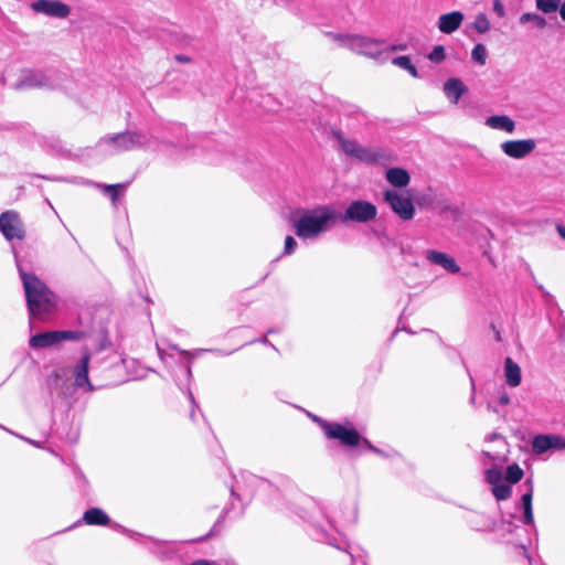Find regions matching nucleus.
Wrapping results in <instances>:
<instances>
[{"instance_id": "4c0bfd02", "label": "nucleus", "mask_w": 565, "mask_h": 565, "mask_svg": "<svg viewBox=\"0 0 565 565\" xmlns=\"http://www.w3.org/2000/svg\"><path fill=\"white\" fill-rule=\"evenodd\" d=\"M551 449H565V439L557 435H550Z\"/></svg>"}, {"instance_id": "f704fd0d", "label": "nucleus", "mask_w": 565, "mask_h": 565, "mask_svg": "<svg viewBox=\"0 0 565 565\" xmlns=\"http://www.w3.org/2000/svg\"><path fill=\"white\" fill-rule=\"evenodd\" d=\"M445 49L441 45L435 46L431 52L428 54L429 61L434 63H440L445 60Z\"/></svg>"}, {"instance_id": "e433bc0d", "label": "nucleus", "mask_w": 565, "mask_h": 565, "mask_svg": "<svg viewBox=\"0 0 565 565\" xmlns=\"http://www.w3.org/2000/svg\"><path fill=\"white\" fill-rule=\"evenodd\" d=\"M296 247H297V242L295 241V238L292 236H287L285 239L284 254L285 255L292 254L295 252Z\"/></svg>"}, {"instance_id": "9d476101", "label": "nucleus", "mask_w": 565, "mask_h": 565, "mask_svg": "<svg viewBox=\"0 0 565 565\" xmlns=\"http://www.w3.org/2000/svg\"><path fill=\"white\" fill-rule=\"evenodd\" d=\"M322 429L328 438L339 439L343 445L355 446L360 441V435L355 429L347 428L340 424L322 423Z\"/></svg>"}, {"instance_id": "c756f323", "label": "nucleus", "mask_w": 565, "mask_h": 565, "mask_svg": "<svg viewBox=\"0 0 565 565\" xmlns=\"http://www.w3.org/2000/svg\"><path fill=\"white\" fill-rule=\"evenodd\" d=\"M523 470L516 465L513 463L507 468V480L511 483H516L523 478Z\"/></svg>"}, {"instance_id": "cd10ccee", "label": "nucleus", "mask_w": 565, "mask_h": 565, "mask_svg": "<svg viewBox=\"0 0 565 565\" xmlns=\"http://www.w3.org/2000/svg\"><path fill=\"white\" fill-rule=\"evenodd\" d=\"M392 63L405 71H407L413 77H418V72L415 65L412 63L408 56H398L393 58Z\"/></svg>"}, {"instance_id": "ddd939ff", "label": "nucleus", "mask_w": 565, "mask_h": 565, "mask_svg": "<svg viewBox=\"0 0 565 565\" xmlns=\"http://www.w3.org/2000/svg\"><path fill=\"white\" fill-rule=\"evenodd\" d=\"M355 160L366 164H385L388 156L381 149L361 146Z\"/></svg>"}, {"instance_id": "ea45409f", "label": "nucleus", "mask_w": 565, "mask_h": 565, "mask_svg": "<svg viewBox=\"0 0 565 565\" xmlns=\"http://www.w3.org/2000/svg\"><path fill=\"white\" fill-rule=\"evenodd\" d=\"M406 49H407L406 44H396V45H392L390 50L392 52H396V51H405Z\"/></svg>"}, {"instance_id": "79ce46f5", "label": "nucleus", "mask_w": 565, "mask_h": 565, "mask_svg": "<svg viewBox=\"0 0 565 565\" xmlns=\"http://www.w3.org/2000/svg\"><path fill=\"white\" fill-rule=\"evenodd\" d=\"M175 58L181 63H190L191 62V58L186 55H178Z\"/></svg>"}, {"instance_id": "a211bd4d", "label": "nucleus", "mask_w": 565, "mask_h": 565, "mask_svg": "<svg viewBox=\"0 0 565 565\" xmlns=\"http://www.w3.org/2000/svg\"><path fill=\"white\" fill-rule=\"evenodd\" d=\"M504 376L507 384L511 387H516L521 383V369L511 358L504 361Z\"/></svg>"}, {"instance_id": "412c9836", "label": "nucleus", "mask_w": 565, "mask_h": 565, "mask_svg": "<svg viewBox=\"0 0 565 565\" xmlns=\"http://www.w3.org/2000/svg\"><path fill=\"white\" fill-rule=\"evenodd\" d=\"M83 520L89 525H106L109 522L108 515L97 508L87 510L84 513Z\"/></svg>"}, {"instance_id": "6ab92c4d", "label": "nucleus", "mask_w": 565, "mask_h": 565, "mask_svg": "<svg viewBox=\"0 0 565 565\" xmlns=\"http://www.w3.org/2000/svg\"><path fill=\"white\" fill-rule=\"evenodd\" d=\"M58 342L56 331L39 333L30 339V345L35 349L51 347Z\"/></svg>"}, {"instance_id": "2eb2a0df", "label": "nucleus", "mask_w": 565, "mask_h": 565, "mask_svg": "<svg viewBox=\"0 0 565 565\" xmlns=\"http://www.w3.org/2000/svg\"><path fill=\"white\" fill-rule=\"evenodd\" d=\"M88 364H89V354L85 353L79 362L76 364L74 370L75 384L78 387L86 388L87 391H94V386L90 384L88 379Z\"/></svg>"}, {"instance_id": "c9c22d12", "label": "nucleus", "mask_w": 565, "mask_h": 565, "mask_svg": "<svg viewBox=\"0 0 565 565\" xmlns=\"http://www.w3.org/2000/svg\"><path fill=\"white\" fill-rule=\"evenodd\" d=\"M492 11L498 18H505L507 17V10L501 0H493L492 1Z\"/></svg>"}, {"instance_id": "a18cd8bd", "label": "nucleus", "mask_w": 565, "mask_h": 565, "mask_svg": "<svg viewBox=\"0 0 565 565\" xmlns=\"http://www.w3.org/2000/svg\"><path fill=\"white\" fill-rule=\"evenodd\" d=\"M366 444H367L369 448H371V449H373V450L377 451L375 448H373V447H372V445H370L369 443H366Z\"/></svg>"}, {"instance_id": "2f4dec72", "label": "nucleus", "mask_w": 565, "mask_h": 565, "mask_svg": "<svg viewBox=\"0 0 565 565\" xmlns=\"http://www.w3.org/2000/svg\"><path fill=\"white\" fill-rule=\"evenodd\" d=\"M502 473L497 467L490 468L486 471V480L488 483L495 486L501 482Z\"/></svg>"}, {"instance_id": "a19ab883", "label": "nucleus", "mask_w": 565, "mask_h": 565, "mask_svg": "<svg viewBox=\"0 0 565 565\" xmlns=\"http://www.w3.org/2000/svg\"><path fill=\"white\" fill-rule=\"evenodd\" d=\"M556 231H557L558 235H559L563 239H565V226H564V225H562V224H557V225H556Z\"/></svg>"}, {"instance_id": "f3484780", "label": "nucleus", "mask_w": 565, "mask_h": 565, "mask_svg": "<svg viewBox=\"0 0 565 565\" xmlns=\"http://www.w3.org/2000/svg\"><path fill=\"white\" fill-rule=\"evenodd\" d=\"M386 181L394 188H406L411 182V174L403 168H390L385 172Z\"/></svg>"}, {"instance_id": "6e6552de", "label": "nucleus", "mask_w": 565, "mask_h": 565, "mask_svg": "<svg viewBox=\"0 0 565 565\" xmlns=\"http://www.w3.org/2000/svg\"><path fill=\"white\" fill-rule=\"evenodd\" d=\"M0 231L9 241L23 239L25 236L23 222L14 211H7L0 215Z\"/></svg>"}, {"instance_id": "1a4fd4ad", "label": "nucleus", "mask_w": 565, "mask_h": 565, "mask_svg": "<svg viewBox=\"0 0 565 565\" xmlns=\"http://www.w3.org/2000/svg\"><path fill=\"white\" fill-rule=\"evenodd\" d=\"M100 143L109 145L115 151H128L141 143V136L136 132L126 131L106 136L100 139Z\"/></svg>"}, {"instance_id": "4468645a", "label": "nucleus", "mask_w": 565, "mask_h": 565, "mask_svg": "<svg viewBox=\"0 0 565 565\" xmlns=\"http://www.w3.org/2000/svg\"><path fill=\"white\" fill-rule=\"evenodd\" d=\"M463 21V14L460 11H452L441 14L438 18V29L445 34L457 31Z\"/></svg>"}, {"instance_id": "7ed1b4c3", "label": "nucleus", "mask_w": 565, "mask_h": 565, "mask_svg": "<svg viewBox=\"0 0 565 565\" xmlns=\"http://www.w3.org/2000/svg\"><path fill=\"white\" fill-rule=\"evenodd\" d=\"M327 36L340 47L356 54L377 57L382 53L381 43L372 38L350 33H328Z\"/></svg>"}, {"instance_id": "393cba45", "label": "nucleus", "mask_w": 565, "mask_h": 565, "mask_svg": "<svg viewBox=\"0 0 565 565\" xmlns=\"http://www.w3.org/2000/svg\"><path fill=\"white\" fill-rule=\"evenodd\" d=\"M563 0H535V8L544 13L551 14L559 10Z\"/></svg>"}, {"instance_id": "bb28decb", "label": "nucleus", "mask_w": 565, "mask_h": 565, "mask_svg": "<svg viewBox=\"0 0 565 565\" xmlns=\"http://www.w3.org/2000/svg\"><path fill=\"white\" fill-rule=\"evenodd\" d=\"M532 448L535 454H543L551 449V437L550 435H539L534 437Z\"/></svg>"}, {"instance_id": "473e14b6", "label": "nucleus", "mask_w": 565, "mask_h": 565, "mask_svg": "<svg viewBox=\"0 0 565 565\" xmlns=\"http://www.w3.org/2000/svg\"><path fill=\"white\" fill-rule=\"evenodd\" d=\"M97 188H102L106 193L110 194L111 201L115 203L118 196V190H124L125 184H108V185H96Z\"/></svg>"}, {"instance_id": "c85d7f7f", "label": "nucleus", "mask_w": 565, "mask_h": 565, "mask_svg": "<svg viewBox=\"0 0 565 565\" xmlns=\"http://www.w3.org/2000/svg\"><path fill=\"white\" fill-rule=\"evenodd\" d=\"M488 52L483 44L479 43L476 44L471 51V58L478 63L479 65L483 66L487 62Z\"/></svg>"}, {"instance_id": "f257e3e1", "label": "nucleus", "mask_w": 565, "mask_h": 565, "mask_svg": "<svg viewBox=\"0 0 565 565\" xmlns=\"http://www.w3.org/2000/svg\"><path fill=\"white\" fill-rule=\"evenodd\" d=\"M31 317L43 320L56 309V297L35 275L18 267Z\"/></svg>"}, {"instance_id": "7c9ffc66", "label": "nucleus", "mask_w": 565, "mask_h": 565, "mask_svg": "<svg viewBox=\"0 0 565 565\" xmlns=\"http://www.w3.org/2000/svg\"><path fill=\"white\" fill-rule=\"evenodd\" d=\"M492 493L497 500H507L510 498L512 489L510 486L498 483L493 486Z\"/></svg>"}, {"instance_id": "72a5a7b5", "label": "nucleus", "mask_w": 565, "mask_h": 565, "mask_svg": "<svg viewBox=\"0 0 565 565\" xmlns=\"http://www.w3.org/2000/svg\"><path fill=\"white\" fill-rule=\"evenodd\" d=\"M57 332V339L60 342L66 341V340H81L83 338V332L78 331H56Z\"/></svg>"}, {"instance_id": "0eeeda50", "label": "nucleus", "mask_w": 565, "mask_h": 565, "mask_svg": "<svg viewBox=\"0 0 565 565\" xmlns=\"http://www.w3.org/2000/svg\"><path fill=\"white\" fill-rule=\"evenodd\" d=\"M33 12L55 19H66L71 7L61 0H35L30 4Z\"/></svg>"}, {"instance_id": "5701e85b", "label": "nucleus", "mask_w": 565, "mask_h": 565, "mask_svg": "<svg viewBox=\"0 0 565 565\" xmlns=\"http://www.w3.org/2000/svg\"><path fill=\"white\" fill-rule=\"evenodd\" d=\"M520 24L531 23L536 29H544L547 25L546 19L536 12H524L519 18Z\"/></svg>"}, {"instance_id": "f03ea898", "label": "nucleus", "mask_w": 565, "mask_h": 565, "mask_svg": "<svg viewBox=\"0 0 565 565\" xmlns=\"http://www.w3.org/2000/svg\"><path fill=\"white\" fill-rule=\"evenodd\" d=\"M337 221V212L330 205H320L305 212L294 224L296 234L303 239L316 238L330 230Z\"/></svg>"}, {"instance_id": "a878e982", "label": "nucleus", "mask_w": 565, "mask_h": 565, "mask_svg": "<svg viewBox=\"0 0 565 565\" xmlns=\"http://www.w3.org/2000/svg\"><path fill=\"white\" fill-rule=\"evenodd\" d=\"M471 28L479 34H484L491 30V22L488 15L483 12H479L476 15Z\"/></svg>"}, {"instance_id": "37998d69", "label": "nucleus", "mask_w": 565, "mask_h": 565, "mask_svg": "<svg viewBox=\"0 0 565 565\" xmlns=\"http://www.w3.org/2000/svg\"><path fill=\"white\" fill-rule=\"evenodd\" d=\"M500 403L502 405H507L510 403V397L507 395V394H503L501 397H500Z\"/></svg>"}, {"instance_id": "f8f14e48", "label": "nucleus", "mask_w": 565, "mask_h": 565, "mask_svg": "<svg viewBox=\"0 0 565 565\" xmlns=\"http://www.w3.org/2000/svg\"><path fill=\"white\" fill-rule=\"evenodd\" d=\"M484 125L498 131L512 135L516 129L515 121L508 115H492L486 118Z\"/></svg>"}, {"instance_id": "aec40b11", "label": "nucleus", "mask_w": 565, "mask_h": 565, "mask_svg": "<svg viewBox=\"0 0 565 565\" xmlns=\"http://www.w3.org/2000/svg\"><path fill=\"white\" fill-rule=\"evenodd\" d=\"M491 441H497L498 446L501 448V450L492 451V450H484V455L490 458L493 461H504L507 460V441L505 439L497 434H493L489 438Z\"/></svg>"}, {"instance_id": "9b49d317", "label": "nucleus", "mask_w": 565, "mask_h": 565, "mask_svg": "<svg viewBox=\"0 0 565 565\" xmlns=\"http://www.w3.org/2000/svg\"><path fill=\"white\" fill-rule=\"evenodd\" d=\"M426 259L429 263L438 265L452 274H456L460 270L455 258L443 252L429 249L426 252Z\"/></svg>"}, {"instance_id": "20e7f679", "label": "nucleus", "mask_w": 565, "mask_h": 565, "mask_svg": "<svg viewBox=\"0 0 565 565\" xmlns=\"http://www.w3.org/2000/svg\"><path fill=\"white\" fill-rule=\"evenodd\" d=\"M384 201L390 205L392 211L402 220L409 221L415 215V205L408 192L397 190H386L383 193Z\"/></svg>"}, {"instance_id": "dca6fc26", "label": "nucleus", "mask_w": 565, "mask_h": 565, "mask_svg": "<svg viewBox=\"0 0 565 565\" xmlns=\"http://www.w3.org/2000/svg\"><path fill=\"white\" fill-rule=\"evenodd\" d=\"M443 90L446 97L456 105L461 96L467 93L468 87L460 78L451 77L445 82Z\"/></svg>"}, {"instance_id": "4be33fe9", "label": "nucleus", "mask_w": 565, "mask_h": 565, "mask_svg": "<svg viewBox=\"0 0 565 565\" xmlns=\"http://www.w3.org/2000/svg\"><path fill=\"white\" fill-rule=\"evenodd\" d=\"M335 137L342 151L347 156L355 159L361 148V145L356 140L344 138L341 134H337Z\"/></svg>"}, {"instance_id": "58836bf2", "label": "nucleus", "mask_w": 565, "mask_h": 565, "mask_svg": "<svg viewBox=\"0 0 565 565\" xmlns=\"http://www.w3.org/2000/svg\"><path fill=\"white\" fill-rule=\"evenodd\" d=\"M561 20L565 23V0L562 1V6L558 10Z\"/></svg>"}, {"instance_id": "423d86ee", "label": "nucleus", "mask_w": 565, "mask_h": 565, "mask_svg": "<svg viewBox=\"0 0 565 565\" xmlns=\"http://www.w3.org/2000/svg\"><path fill=\"white\" fill-rule=\"evenodd\" d=\"M377 215L376 206L367 201L356 200L349 204L342 217L343 222L353 221L359 223H366L372 221Z\"/></svg>"}, {"instance_id": "b1692460", "label": "nucleus", "mask_w": 565, "mask_h": 565, "mask_svg": "<svg viewBox=\"0 0 565 565\" xmlns=\"http://www.w3.org/2000/svg\"><path fill=\"white\" fill-rule=\"evenodd\" d=\"M532 495L533 491L530 489L529 492L524 493L521 499V503L524 510L523 522L525 524H532L534 521L532 511Z\"/></svg>"}, {"instance_id": "c03bdc74", "label": "nucleus", "mask_w": 565, "mask_h": 565, "mask_svg": "<svg viewBox=\"0 0 565 565\" xmlns=\"http://www.w3.org/2000/svg\"><path fill=\"white\" fill-rule=\"evenodd\" d=\"M191 565H213V563H210L207 561H198V562H194L193 564Z\"/></svg>"}, {"instance_id": "39448f33", "label": "nucleus", "mask_w": 565, "mask_h": 565, "mask_svg": "<svg viewBox=\"0 0 565 565\" xmlns=\"http://www.w3.org/2000/svg\"><path fill=\"white\" fill-rule=\"evenodd\" d=\"M537 141L534 138L508 139L500 143L501 152L509 159L521 161L535 151Z\"/></svg>"}]
</instances>
